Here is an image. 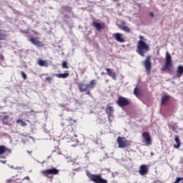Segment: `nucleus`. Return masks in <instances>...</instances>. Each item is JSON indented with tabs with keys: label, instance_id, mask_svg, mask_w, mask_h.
Listing matches in <instances>:
<instances>
[{
	"label": "nucleus",
	"instance_id": "obj_1",
	"mask_svg": "<svg viewBox=\"0 0 183 183\" xmlns=\"http://www.w3.org/2000/svg\"><path fill=\"white\" fill-rule=\"evenodd\" d=\"M149 46L145 43V41L139 40L137 43V52L141 56H145V54L149 52Z\"/></svg>",
	"mask_w": 183,
	"mask_h": 183
},
{
	"label": "nucleus",
	"instance_id": "obj_2",
	"mask_svg": "<svg viewBox=\"0 0 183 183\" xmlns=\"http://www.w3.org/2000/svg\"><path fill=\"white\" fill-rule=\"evenodd\" d=\"M87 177L89 178L92 182L94 183H108V180L106 179L102 178L101 174H93L91 173H86Z\"/></svg>",
	"mask_w": 183,
	"mask_h": 183
},
{
	"label": "nucleus",
	"instance_id": "obj_3",
	"mask_svg": "<svg viewBox=\"0 0 183 183\" xmlns=\"http://www.w3.org/2000/svg\"><path fill=\"white\" fill-rule=\"evenodd\" d=\"M117 144L118 148H127V147H129L131 145V142L129 140L126 139L124 137H119L117 138Z\"/></svg>",
	"mask_w": 183,
	"mask_h": 183
},
{
	"label": "nucleus",
	"instance_id": "obj_4",
	"mask_svg": "<svg viewBox=\"0 0 183 183\" xmlns=\"http://www.w3.org/2000/svg\"><path fill=\"white\" fill-rule=\"evenodd\" d=\"M142 137L144 139L142 142H144L146 147H149V145H152V139L151 138V134L148 132H144L142 134Z\"/></svg>",
	"mask_w": 183,
	"mask_h": 183
},
{
	"label": "nucleus",
	"instance_id": "obj_5",
	"mask_svg": "<svg viewBox=\"0 0 183 183\" xmlns=\"http://www.w3.org/2000/svg\"><path fill=\"white\" fill-rule=\"evenodd\" d=\"M144 66L146 69L147 74H151V69L152 68V63H151V56H148L144 61Z\"/></svg>",
	"mask_w": 183,
	"mask_h": 183
},
{
	"label": "nucleus",
	"instance_id": "obj_6",
	"mask_svg": "<svg viewBox=\"0 0 183 183\" xmlns=\"http://www.w3.org/2000/svg\"><path fill=\"white\" fill-rule=\"evenodd\" d=\"M117 104V105H119V107H121L122 108L123 107H127V105H129V101H128V99L125 97H119Z\"/></svg>",
	"mask_w": 183,
	"mask_h": 183
},
{
	"label": "nucleus",
	"instance_id": "obj_7",
	"mask_svg": "<svg viewBox=\"0 0 183 183\" xmlns=\"http://www.w3.org/2000/svg\"><path fill=\"white\" fill-rule=\"evenodd\" d=\"M43 175H58L59 170L58 169L52 168L41 171Z\"/></svg>",
	"mask_w": 183,
	"mask_h": 183
},
{
	"label": "nucleus",
	"instance_id": "obj_8",
	"mask_svg": "<svg viewBox=\"0 0 183 183\" xmlns=\"http://www.w3.org/2000/svg\"><path fill=\"white\" fill-rule=\"evenodd\" d=\"M113 38L120 44H124L125 42V39L124 38V34L121 33H114L113 34Z\"/></svg>",
	"mask_w": 183,
	"mask_h": 183
},
{
	"label": "nucleus",
	"instance_id": "obj_9",
	"mask_svg": "<svg viewBox=\"0 0 183 183\" xmlns=\"http://www.w3.org/2000/svg\"><path fill=\"white\" fill-rule=\"evenodd\" d=\"M149 171V169L148 168V166L146 164H142L140 166L139 169V175H142V177H144V175H147Z\"/></svg>",
	"mask_w": 183,
	"mask_h": 183
},
{
	"label": "nucleus",
	"instance_id": "obj_10",
	"mask_svg": "<svg viewBox=\"0 0 183 183\" xmlns=\"http://www.w3.org/2000/svg\"><path fill=\"white\" fill-rule=\"evenodd\" d=\"M12 154V150L11 149L7 148L4 145L0 146V155H2L4 154Z\"/></svg>",
	"mask_w": 183,
	"mask_h": 183
},
{
	"label": "nucleus",
	"instance_id": "obj_11",
	"mask_svg": "<svg viewBox=\"0 0 183 183\" xmlns=\"http://www.w3.org/2000/svg\"><path fill=\"white\" fill-rule=\"evenodd\" d=\"M93 26L96 28L97 31H101V29H104L105 28V24L104 23H98L96 21H93Z\"/></svg>",
	"mask_w": 183,
	"mask_h": 183
},
{
	"label": "nucleus",
	"instance_id": "obj_12",
	"mask_svg": "<svg viewBox=\"0 0 183 183\" xmlns=\"http://www.w3.org/2000/svg\"><path fill=\"white\" fill-rule=\"evenodd\" d=\"M78 88L80 92H86L88 91L87 84L85 83H79Z\"/></svg>",
	"mask_w": 183,
	"mask_h": 183
},
{
	"label": "nucleus",
	"instance_id": "obj_13",
	"mask_svg": "<svg viewBox=\"0 0 183 183\" xmlns=\"http://www.w3.org/2000/svg\"><path fill=\"white\" fill-rule=\"evenodd\" d=\"M30 41L31 44H33V45H35L36 46H42V42L38 40V37H33L30 39Z\"/></svg>",
	"mask_w": 183,
	"mask_h": 183
},
{
	"label": "nucleus",
	"instance_id": "obj_14",
	"mask_svg": "<svg viewBox=\"0 0 183 183\" xmlns=\"http://www.w3.org/2000/svg\"><path fill=\"white\" fill-rule=\"evenodd\" d=\"M106 71L107 72V75L109 76H111L112 78V79H114V81H117V74L115 72H114L112 69H106Z\"/></svg>",
	"mask_w": 183,
	"mask_h": 183
},
{
	"label": "nucleus",
	"instance_id": "obj_15",
	"mask_svg": "<svg viewBox=\"0 0 183 183\" xmlns=\"http://www.w3.org/2000/svg\"><path fill=\"white\" fill-rule=\"evenodd\" d=\"M182 75H183V66L180 65L177 67L176 77L181 78V76H182Z\"/></svg>",
	"mask_w": 183,
	"mask_h": 183
},
{
	"label": "nucleus",
	"instance_id": "obj_16",
	"mask_svg": "<svg viewBox=\"0 0 183 183\" xmlns=\"http://www.w3.org/2000/svg\"><path fill=\"white\" fill-rule=\"evenodd\" d=\"M95 85H97V80H92L90 81V84H87V91H89L90 89H94V88H95Z\"/></svg>",
	"mask_w": 183,
	"mask_h": 183
},
{
	"label": "nucleus",
	"instance_id": "obj_17",
	"mask_svg": "<svg viewBox=\"0 0 183 183\" xmlns=\"http://www.w3.org/2000/svg\"><path fill=\"white\" fill-rule=\"evenodd\" d=\"M171 66H172V63L166 61L164 66L162 68V71H171Z\"/></svg>",
	"mask_w": 183,
	"mask_h": 183
},
{
	"label": "nucleus",
	"instance_id": "obj_18",
	"mask_svg": "<svg viewBox=\"0 0 183 183\" xmlns=\"http://www.w3.org/2000/svg\"><path fill=\"white\" fill-rule=\"evenodd\" d=\"M174 141L177 144H174V148L178 149L181 147V142L179 141V137L178 136H175Z\"/></svg>",
	"mask_w": 183,
	"mask_h": 183
},
{
	"label": "nucleus",
	"instance_id": "obj_19",
	"mask_svg": "<svg viewBox=\"0 0 183 183\" xmlns=\"http://www.w3.org/2000/svg\"><path fill=\"white\" fill-rule=\"evenodd\" d=\"M62 9L64 12H69V14L71 15V16H74V12H72V8L68 6H64L62 7Z\"/></svg>",
	"mask_w": 183,
	"mask_h": 183
},
{
	"label": "nucleus",
	"instance_id": "obj_20",
	"mask_svg": "<svg viewBox=\"0 0 183 183\" xmlns=\"http://www.w3.org/2000/svg\"><path fill=\"white\" fill-rule=\"evenodd\" d=\"M54 76H56L57 78H63V79H65V78H68V76H69V73L54 74Z\"/></svg>",
	"mask_w": 183,
	"mask_h": 183
},
{
	"label": "nucleus",
	"instance_id": "obj_21",
	"mask_svg": "<svg viewBox=\"0 0 183 183\" xmlns=\"http://www.w3.org/2000/svg\"><path fill=\"white\" fill-rule=\"evenodd\" d=\"M106 113L107 114V115H112V114H114V107L108 104L106 108Z\"/></svg>",
	"mask_w": 183,
	"mask_h": 183
},
{
	"label": "nucleus",
	"instance_id": "obj_22",
	"mask_svg": "<svg viewBox=\"0 0 183 183\" xmlns=\"http://www.w3.org/2000/svg\"><path fill=\"white\" fill-rule=\"evenodd\" d=\"M38 65H39V66H48V61L46 60H39L37 62Z\"/></svg>",
	"mask_w": 183,
	"mask_h": 183
},
{
	"label": "nucleus",
	"instance_id": "obj_23",
	"mask_svg": "<svg viewBox=\"0 0 183 183\" xmlns=\"http://www.w3.org/2000/svg\"><path fill=\"white\" fill-rule=\"evenodd\" d=\"M2 122L5 125H9V116L6 115L3 117Z\"/></svg>",
	"mask_w": 183,
	"mask_h": 183
},
{
	"label": "nucleus",
	"instance_id": "obj_24",
	"mask_svg": "<svg viewBox=\"0 0 183 183\" xmlns=\"http://www.w3.org/2000/svg\"><path fill=\"white\" fill-rule=\"evenodd\" d=\"M168 99H169V96L164 95L162 97V105H165L167 102H168Z\"/></svg>",
	"mask_w": 183,
	"mask_h": 183
},
{
	"label": "nucleus",
	"instance_id": "obj_25",
	"mask_svg": "<svg viewBox=\"0 0 183 183\" xmlns=\"http://www.w3.org/2000/svg\"><path fill=\"white\" fill-rule=\"evenodd\" d=\"M166 62L172 63V59L171 57V54L168 51L166 52Z\"/></svg>",
	"mask_w": 183,
	"mask_h": 183
},
{
	"label": "nucleus",
	"instance_id": "obj_26",
	"mask_svg": "<svg viewBox=\"0 0 183 183\" xmlns=\"http://www.w3.org/2000/svg\"><path fill=\"white\" fill-rule=\"evenodd\" d=\"M6 39V34L0 29V40Z\"/></svg>",
	"mask_w": 183,
	"mask_h": 183
},
{
	"label": "nucleus",
	"instance_id": "obj_27",
	"mask_svg": "<svg viewBox=\"0 0 183 183\" xmlns=\"http://www.w3.org/2000/svg\"><path fill=\"white\" fill-rule=\"evenodd\" d=\"M16 124H18L21 127H26V123L24 122L22 119H18L16 121Z\"/></svg>",
	"mask_w": 183,
	"mask_h": 183
},
{
	"label": "nucleus",
	"instance_id": "obj_28",
	"mask_svg": "<svg viewBox=\"0 0 183 183\" xmlns=\"http://www.w3.org/2000/svg\"><path fill=\"white\" fill-rule=\"evenodd\" d=\"M134 95H136V97H139L141 95V93L139 92V90L138 89V87L134 88Z\"/></svg>",
	"mask_w": 183,
	"mask_h": 183
},
{
	"label": "nucleus",
	"instance_id": "obj_29",
	"mask_svg": "<svg viewBox=\"0 0 183 183\" xmlns=\"http://www.w3.org/2000/svg\"><path fill=\"white\" fill-rule=\"evenodd\" d=\"M122 29V31H124V32H131V29H129V27L127 26H124Z\"/></svg>",
	"mask_w": 183,
	"mask_h": 183
},
{
	"label": "nucleus",
	"instance_id": "obj_30",
	"mask_svg": "<svg viewBox=\"0 0 183 183\" xmlns=\"http://www.w3.org/2000/svg\"><path fill=\"white\" fill-rule=\"evenodd\" d=\"M62 68L65 69H68V63H66V61H63L62 63Z\"/></svg>",
	"mask_w": 183,
	"mask_h": 183
},
{
	"label": "nucleus",
	"instance_id": "obj_31",
	"mask_svg": "<svg viewBox=\"0 0 183 183\" xmlns=\"http://www.w3.org/2000/svg\"><path fill=\"white\" fill-rule=\"evenodd\" d=\"M108 119H109V122H112V121H114V115L108 114Z\"/></svg>",
	"mask_w": 183,
	"mask_h": 183
},
{
	"label": "nucleus",
	"instance_id": "obj_32",
	"mask_svg": "<svg viewBox=\"0 0 183 183\" xmlns=\"http://www.w3.org/2000/svg\"><path fill=\"white\" fill-rule=\"evenodd\" d=\"M180 181H183V177H177L173 183H179Z\"/></svg>",
	"mask_w": 183,
	"mask_h": 183
},
{
	"label": "nucleus",
	"instance_id": "obj_33",
	"mask_svg": "<svg viewBox=\"0 0 183 183\" xmlns=\"http://www.w3.org/2000/svg\"><path fill=\"white\" fill-rule=\"evenodd\" d=\"M21 74L22 78L24 79H26V78H27L26 74H25V72H24V71H21Z\"/></svg>",
	"mask_w": 183,
	"mask_h": 183
},
{
	"label": "nucleus",
	"instance_id": "obj_34",
	"mask_svg": "<svg viewBox=\"0 0 183 183\" xmlns=\"http://www.w3.org/2000/svg\"><path fill=\"white\" fill-rule=\"evenodd\" d=\"M46 81H48L49 83L52 84V78L51 77H46Z\"/></svg>",
	"mask_w": 183,
	"mask_h": 183
},
{
	"label": "nucleus",
	"instance_id": "obj_35",
	"mask_svg": "<svg viewBox=\"0 0 183 183\" xmlns=\"http://www.w3.org/2000/svg\"><path fill=\"white\" fill-rule=\"evenodd\" d=\"M13 181H15V179H14V177H12L11 179H9L6 181V182H10L12 183Z\"/></svg>",
	"mask_w": 183,
	"mask_h": 183
},
{
	"label": "nucleus",
	"instance_id": "obj_36",
	"mask_svg": "<svg viewBox=\"0 0 183 183\" xmlns=\"http://www.w3.org/2000/svg\"><path fill=\"white\" fill-rule=\"evenodd\" d=\"M0 59L1 61H4L5 59V58L4 57V55H2V54H0Z\"/></svg>",
	"mask_w": 183,
	"mask_h": 183
},
{
	"label": "nucleus",
	"instance_id": "obj_37",
	"mask_svg": "<svg viewBox=\"0 0 183 183\" xmlns=\"http://www.w3.org/2000/svg\"><path fill=\"white\" fill-rule=\"evenodd\" d=\"M140 41H144V37L143 36H139Z\"/></svg>",
	"mask_w": 183,
	"mask_h": 183
},
{
	"label": "nucleus",
	"instance_id": "obj_38",
	"mask_svg": "<svg viewBox=\"0 0 183 183\" xmlns=\"http://www.w3.org/2000/svg\"><path fill=\"white\" fill-rule=\"evenodd\" d=\"M15 169H24V167H16Z\"/></svg>",
	"mask_w": 183,
	"mask_h": 183
},
{
	"label": "nucleus",
	"instance_id": "obj_39",
	"mask_svg": "<svg viewBox=\"0 0 183 183\" xmlns=\"http://www.w3.org/2000/svg\"><path fill=\"white\" fill-rule=\"evenodd\" d=\"M149 15H150V16H152V18H154V13L150 12Z\"/></svg>",
	"mask_w": 183,
	"mask_h": 183
},
{
	"label": "nucleus",
	"instance_id": "obj_40",
	"mask_svg": "<svg viewBox=\"0 0 183 183\" xmlns=\"http://www.w3.org/2000/svg\"><path fill=\"white\" fill-rule=\"evenodd\" d=\"M122 25H127V23L125 22V21H122Z\"/></svg>",
	"mask_w": 183,
	"mask_h": 183
},
{
	"label": "nucleus",
	"instance_id": "obj_41",
	"mask_svg": "<svg viewBox=\"0 0 183 183\" xmlns=\"http://www.w3.org/2000/svg\"><path fill=\"white\" fill-rule=\"evenodd\" d=\"M86 94L87 95H91V92L89 90H87Z\"/></svg>",
	"mask_w": 183,
	"mask_h": 183
},
{
	"label": "nucleus",
	"instance_id": "obj_42",
	"mask_svg": "<svg viewBox=\"0 0 183 183\" xmlns=\"http://www.w3.org/2000/svg\"><path fill=\"white\" fill-rule=\"evenodd\" d=\"M0 162H2L3 164H5L6 162V160H3V161L0 160Z\"/></svg>",
	"mask_w": 183,
	"mask_h": 183
},
{
	"label": "nucleus",
	"instance_id": "obj_43",
	"mask_svg": "<svg viewBox=\"0 0 183 183\" xmlns=\"http://www.w3.org/2000/svg\"><path fill=\"white\" fill-rule=\"evenodd\" d=\"M33 32H34V34H35V35H38V32L37 31H33Z\"/></svg>",
	"mask_w": 183,
	"mask_h": 183
},
{
	"label": "nucleus",
	"instance_id": "obj_44",
	"mask_svg": "<svg viewBox=\"0 0 183 183\" xmlns=\"http://www.w3.org/2000/svg\"><path fill=\"white\" fill-rule=\"evenodd\" d=\"M24 179H28V181H29V177H26L25 178H24Z\"/></svg>",
	"mask_w": 183,
	"mask_h": 183
},
{
	"label": "nucleus",
	"instance_id": "obj_45",
	"mask_svg": "<svg viewBox=\"0 0 183 183\" xmlns=\"http://www.w3.org/2000/svg\"><path fill=\"white\" fill-rule=\"evenodd\" d=\"M76 144H78V139H76Z\"/></svg>",
	"mask_w": 183,
	"mask_h": 183
},
{
	"label": "nucleus",
	"instance_id": "obj_46",
	"mask_svg": "<svg viewBox=\"0 0 183 183\" xmlns=\"http://www.w3.org/2000/svg\"><path fill=\"white\" fill-rule=\"evenodd\" d=\"M11 168L14 169V166H11Z\"/></svg>",
	"mask_w": 183,
	"mask_h": 183
},
{
	"label": "nucleus",
	"instance_id": "obj_47",
	"mask_svg": "<svg viewBox=\"0 0 183 183\" xmlns=\"http://www.w3.org/2000/svg\"><path fill=\"white\" fill-rule=\"evenodd\" d=\"M2 48V46H0V49Z\"/></svg>",
	"mask_w": 183,
	"mask_h": 183
},
{
	"label": "nucleus",
	"instance_id": "obj_48",
	"mask_svg": "<svg viewBox=\"0 0 183 183\" xmlns=\"http://www.w3.org/2000/svg\"><path fill=\"white\" fill-rule=\"evenodd\" d=\"M68 159H70L71 158L70 157H67Z\"/></svg>",
	"mask_w": 183,
	"mask_h": 183
},
{
	"label": "nucleus",
	"instance_id": "obj_49",
	"mask_svg": "<svg viewBox=\"0 0 183 183\" xmlns=\"http://www.w3.org/2000/svg\"><path fill=\"white\" fill-rule=\"evenodd\" d=\"M72 147H75V145H72Z\"/></svg>",
	"mask_w": 183,
	"mask_h": 183
}]
</instances>
